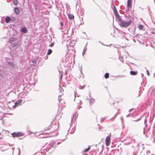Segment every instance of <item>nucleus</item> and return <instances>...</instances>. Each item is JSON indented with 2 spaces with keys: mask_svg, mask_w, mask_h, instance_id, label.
I'll return each instance as SVG.
<instances>
[{
  "mask_svg": "<svg viewBox=\"0 0 155 155\" xmlns=\"http://www.w3.org/2000/svg\"><path fill=\"white\" fill-rule=\"evenodd\" d=\"M72 120H73V119H72L71 120V123H72Z\"/></svg>",
  "mask_w": 155,
  "mask_h": 155,
  "instance_id": "nucleus-59",
  "label": "nucleus"
},
{
  "mask_svg": "<svg viewBox=\"0 0 155 155\" xmlns=\"http://www.w3.org/2000/svg\"><path fill=\"white\" fill-rule=\"evenodd\" d=\"M36 60L35 59H34L31 61L32 62L33 64L34 65V66H35L34 65L36 63Z\"/></svg>",
  "mask_w": 155,
  "mask_h": 155,
  "instance_id": "nucleus-24",
  "label": "nucleus"
},
{
  "mask_svg": "<svg viewBox=\"0 0 155 155\" xmlns=\"http://www.w3.org/2000/svg\"><path fill=\"white\" fill-rule=\"evenodd\" d=\"M75 130V128L74 127L73 128L72 130L71 131H70V129L69 130V132L70 133L72 134L74 133Z\"/></svg>",
  "mask_w": 155,
  "mask_h": 155,
  "instance_id": "nucleus-17",
  "label": "nucleus"
},
{
  "mask_svg": "<svg viewBox=\"0 0 155 155\" xmlns=\"http://www.w3.org/2000/svg\"><path fill=\"white\" fill-rule=\"evenodd\" d=\"M147 75L149 76V71L148 70H147Z\"/></svg>",
  "mask_w": 155,
  "mask_h": 155,
  "instance_id": "nucleus-42",
  "label": "nucleus"
},
{
  "mask_svg": "<svg viewBox=\"0 0 155 155\" xmlns=\"http://www.w3.org/2000/svg\"><path fill=\"white\" fill-rule=\"evenodd\" d=\"M59 72L60 74H62L63 72L60 69H59Z\"/></svg>",
  "mask_w": 155,
  "mask_h": 155,
  "instance_id": "nucleus-35",
  "label": "nucleus"
},
{
  "mask_svg": "<svg viewBox=\"0 0 155 155\" xmlns=\"http://www.w3.org/2000/svg\"><path fill=\"white\" fill-rule=\"evenodd\" d=\"M117 77H119L120 78H122L125 77V76L124 75H121L118 76Z\"/></svg>",
  "mask_w": 155,
  "mask_h": 155,
  "instance_id": "nucleus-32",
  "label": "nucleus"
},
{
  "mask_svg": "<svg viewBox=\"0 0 155 155\" xmlns=\"http://www.w3.org/2000/svg\"><path fill=\"white\" fill-rule=\"evenodd\" d=\"M14 4L15 5H18V1L17 0H13Z\"/></svg>",
  "mask_w": 155,
  "mask_h": 155,
  "instance_id": "nucleus-22",
  "label": "nucleus"
},
{
  "mask_svg": "<svg viewBox=\"0 0 155 155\" xmlns=\"http://www.w3.org/2000/svg\"><path fill=\"white\" fill-rule=\"evenodd\" d=\"M70 124V127H71V124Z\"/></svg>",
  "mask_w": 155,
  "mask_h": 155,
  "instance_id": "nucleus-61",
  "label": "nucleus"
},
{
  "mask_svg": "<svg viewBox=\"0 0 155 155\" xmlns=\"http://www.w3.org/2000/svg\"><path fill=\"white\" fill-rule=\"evenodd\" d=\"M59 144V143L58 142V143H57V145H58V144Z\"/></svg>",
  "mask_w": 155,
  "mask_h": 155,
  "instance_id": "nucleus-58",
  "label": "nucleus"
},
{
  "mask_svg": "<svg viewBox=\"0 0 155 155\" xmlns=\"http://www.w3.org/2000/svg\"><path fill=\"white\" fill-rule=\"evenodd\" d=\"M131 2H127V6L128 7H129L131 5Z\"/></svg>",
  "mask_w": 155,
  "mask_h": 155,
  "instance_id": "nucleus-26",
  "label": "nucleus"
},
{
  "mask_svg": "<svg viewBox=\"0 0 155 155\" xmlns=\"http://www.w3.org/2000/svg\"><path fill=\"white\" fill-rule=\"evenodd\" d=\"M81 106H80L79 107V108H78V109H79L80 108H81Z\"/></svg>",
  "mask_w": 155,
  "mask_h": 155,
  "instance_id": "nucleus-56",
  "label": "nucleus"
},
{
  "mask_svg": "<svg viewBox=\"0 0 155 155\" xmlns=\"http://www.w3.org/2000/svg\"><path fill=\"white\" fill-rule=\"evenodd\" d=\"M144 75L143 74H141V76H142V77L143 78V76Z\"/></svg>",
  "mask_w": 155,
  "mask_h": 155,
  "instance_id": "nucleus-51",
  "label": "nucleus"
},
{
  "mask_svg": "<svg viewBox=\"0 0 155 155\" xmlns=\"http://www.w3.org/2000/svg\"><path fill=\"white\" fill-rule=\"evenodd\" d=\"M131 0H127V1L131 2Z\"/></svg>",
  "mask_w": 155,
  "mask_h": 155,
  "instance_id": "nucleus-53",
  "label": "nucleus"
},
{
  "mask_svg": "<svg viewBox=\"0 0 155 155\" xmlns=\"http://www.w3.org/2000/svg\"><path fill=\"white\" fill-rule=\"evenodd\" d=\"M52 51L51 49H48L47 54V55H50L52 52Z\"/></svg>",
  "mask_w": 155,
  "mask_h": 155,
  "instance_id": "nucleus-16",
  "label": "nucleus"
},
{
  "mask_svg": "<svg viewBox=\"0 0 155 155\" xmlns=\"http://www.w3.org/2000/svg\"><path fill=\"white\" fill-rule=\"evenodd\" d=\"M140 119H137V120H134V121H135V122H137V121H138Z\"/></svg>",
  "mask_w": 155,
  "mask_h": 155,
  "instance_id": "nucleus-44",
  "label": "nucleus"
},
{
  "mask_svg": "<svg viewBox=\"0 0 155 155\" xmlns=\"http://www.w3.org/2000/svg\"><path fill=\"white\" fill-rule=\"evenodd\" d=\"M34 8H35V9H37L36 6H34Z\"/></svg>",
  "mask_w": 155,
  "mask_h": 155,
  "instance_id": "nucleus-50",
  "label": "nucleus"
},
{
  "mask_svg": "<svg viewBox=\"0 0 155 155\" xmlns=\"http://www.w3.org/2000/svg\"><path fill=\"white\" fill-rule=\"evenodd\" d=\"M21 31L23 33H26L27 31V30L25 27L22 28L21 30Z\"/></svg>",
  "mask_w": 155,
  "mask_h": 155,
  "instance_id": "nucleus-8",
  "label": "nucleus"
},
{
  "mask_svg": "<svg viewBox=\"0 0 155 155\" xmlns=\"http://www.w3.org/2000/svg\"><path fill=\"white\" fill-rule=\"evenodd\" d=\"M109 74L108 73H106L104 75V77L105 78L107 79L109 78Z\"/></svg>",
  "mask_w": 155,
  "mask_h": 155,
  "instance_id": "nucleus-20",
  "label": "nucleus"
},
{
  "mask_svg": "<svg viewBox=\"0 0 155 155\" xmlns=\"http://www.w3.org/2000/svg\"><path fill=\"white\" fill-rule=\"evenodd\" d=\"M11 20V18L8 16L5 19V22L7 23H8Z\"/></svg>",
  "mask_w": 155,
  "mask_h": 155,
  "instance_id": "nucleus-12",
  "label": "nucleus"
},
{
  "mask_svg": "<svg viewBox=\"0 0 155 155\" xmlns=\"http://www.w3.org/2000/svg\"><path fill=\"white\" fill-rule=\"evenodd\" d=\"M87 43L86 46H85V47L87 45ZM86 50H87V48L86 47H84V50H83V53H82V55H83V56H84V54H85V53H86Z\"/></svg>",
  "mask_w": 155,
  "mask_h": 155,
  "instance_id": "nucleus-15",
  "label": "nucleus"
},
{
  "mask_svg": "<svg viewBox=\"0 0 155 155\" xmlns=\"http://www.w3.org/2000/svg\"><path fill=\"white\" fill-rule=\"evenodd\" d=\"M7 62L8 64V65L10 66L12 69L15 68V65L13 62L8 61L7 60Z\"/></svg>",
  "mask_w": 155,
  "mask_h": 155,
  "instance_id": "nucleus-6",
  "label": "nucleus"
},
{
  "mask_svg": "<svg viewBox=\"0 0 155 155\" xmlns=\"http://www.w3.org/2000/svg\"><path fill=\"white\" fill-rule=\"evenodd\" d=\"M146 122H147V119H145V120H144V124H146Z\"/></svg>",
  "mask_w": 155,
  "mask_h": 155,
  "instance_id": "nucleus-46",
  "label": "nucleus"
},
{
  "mask_svg": "<svg viewBox=\"0 0 155 155\" xmlns=\"http://www.w3.org/2000/svg\"><path fill=\"white\" fill-rule=\"evenodd\" d=\"M146 137H148L147 136V134H146Z\"/></svg>",
  "mask_w": 155,
  "mask_h": 155,
  "instance_id": "nucleus-57",
  "label": "nucleus"
},
{
  "mask_svg": "<svg viewBox=\"0 0 155 155\" xmlns=\"http://www.w3.org/2000/svg\"><path fill=\"white\" fill-rule=\"evenodd\" d=\"M123 58L124 57L123 56H121V57L119 58L121 62H123Z\"/></svg>",
  "mask_w": 155,
  "mask_h": 155,
  "instance_id": "nucleus-29",
  "label": "nucleus"
},
{
  "mask_svg": "<svg viewBox=\"0 0 155 155\" xmlns=\"http://www.w3.org/2000/svg\"><path fill=\"white\" fill-rule=\"evenodd\" d=\"M61 74V79H62V78L63 74Z\"/></svg>",
  "mask_w": 155,
  "mask_h": 155,
  "instance_id": "nucleus-45",
  "label": "nucleus"
},
{
  "mask_svg": "<svg viewBox=\"0 0 155 155\" xmlns=\"http://www.w3.org/2000/svg\"><path fill=\"white\" fill-rule=\"evenodd\" d=\"M90 146H89L88 147V148H87V149H85L84 150V151L85 152H87V151H88L90 149Z\"/></svg>",
  "mask_w": 155,
  "mask_h": 155,
  "instance_id": "nucleus-23",
  "label": "nucleus"
},
{
  "mask_svg": "<svg viewBox=\"0 0 155 155\" xmlns=\"http://www.w3.org/2000/svg\"><path fill=\"white\" fill-rule=\"evenodd\" d=\"M85 86V85H84L83 86H80V89H83Z\"/></svg>",
  "mask_w": 155,
  "mask_h": 155,
  "instance_id": "nucleus-36",
  "label": "nucleus"
},
{
  "mask_svg": "<svg viewBox=\"0 0 155 155\" xmlns=\"http://www.w3.org/2000/svg\"><path fill=\"white\" fill-rule=\"evenodd\" d=\"M50 127V126H49L48 127H46L45 128V130H48L50 129V128H49Z\"/></svg>",
  "mask_w": 155,
  "mask_h": 155,
  "instance_id": "nucleus-37",
  "label": "nucleus"
},
{
  "mask_svg": "<svg viewBox=\"0 0 155 155\" xmlns=\"http://www.w3.org/2000/svg\"><path fill=\"white\" fill-rule=\"evenodd\" d=\"M116 17L117 20L120 23H121L123 20L120 18L119 15Z\"/></svg>",
  "mask_w": 155,
  "mask_h": 155,
  "instance_id": "nucleus-9",
  "label": "nucleus"
},
{
  "mask_svg": "<svg viewBox=\"0 0 155 155\" xmlns=\"http://www.w3.org/2000/svg\"><path fill=\"white\" fill-rule=\"evenodd\" d=\"M110 143V137L107 136L106 138L105 143L107 146H108Z\"/></svg>",
  "mask_w": 155,
  "mask_h": 155,
  "instance_id": "nucleus-5",
  "label": "nucleus"
},
{
  "mask_svg": "<svg viewBox=\"0 0 155 155\" xmlns=\"http://www.w3.org/2000/svg\"><path fill=\"white\" fill-rule=\"evenodd\" d=\"M69 45L70 46V47H72L74 46V45H73L72 44H71V43H70Z\"/></svg>",
  "mask_w": 155,
  "mask_h": 155,
  "instance_id": "nucleus-41",
  "label": "nucleus"
},
{
  "mask_svg": "<svg viewBox=\"0 0 155 155\" xmlns=\"http://www.w3.org/2000/svg\"><path fill=\"white\" fill-rule=\"evenodd\" d=\"M68 17L70 19H73L74 18V16L73 15L71 14H69L68 15Z\"/></svg>",
  "mask_w": 155,
  "mask_h": 155,
  "instance_id": "nucleus-14",
  "label": "nucleus"
},
{
  "mask_svg": "<svg viewBox=\"0 0 155 155\" xmlns=\"http://www.w3.org/2000/svg\"><path fill=\"white\" fill-rule=\"evenodd\" d=\"M130 73L131 75H135L137 74V72L131 71H130Z\"/></svg>",
  "mask_w": 155,
  "mask_h": 155,
  "instance_id": "nucleus-11",
  "label": "nucleus"
},
{
  "mask_svg": "<svg viewBox=\"0 0 155 155\" xmlns=\"http://www.w3.org/2000/svg\"><path fill=\"white\" fill-rule=\"evenodd\" d=\"M14 39V38H11L9 40L10 42H13Z\"/></svg>",
  "mask_w": 155,
  "mask_h": 155,
  "instance_id": "nucleus-38",
  "label": "nucleus"
},
{
  "mask_svg": "<svg viewBox=\"0 0 155 155\" xmlns=\"http://www.w3.org/2000/svg\"><path fill=\"white\" fill-rule=\"evenodd\" d=\"M132 109H130V110H129V112H130V111H131V110H132Z\"/></svg>",
  "mask_w": 155,
  "mask_h": 155,
  "instance_id": "nucleus-52",
  "label": "nucleus"
},
{
  "mask_svg": "<svg viewBox=\"0 0 155 155\" xmlns=\"http://www.w3.org/2000/svg\"><path fill=\"white\" fill-rule=\"evenodd\" d=\"M147 153V155H150V154H149L150 153V151L149 150H147L146 152Z\"/></svg>",
  "mask_w": 155,
  "mask_h": 155,
  "instance_id": "nucleus-40",
  "label": "nucleus"
},
{
  "mask_svg": "<svg viewBox=\"0 0 155 155\" xmlns=\"http://www.w3.org/2000/svg\"><path fill=\"white\" fill-rule=\"evenodd\" d=\"M53 127L54 128V130H57L58 128V125L57 124H55L54 125H53Z\"/></svg>",
  "mask_w": 155,
  "mask_h": 155,
  "instance_id": "nucleus-19",
  "label": "nucleus"
},
{
  "mask_svg": "<svg viewBox=\"0 0 155 155\" xmlns=\"http://www.w3.org/2000/svg\"><path fill=\"white\" fill-rule=\"evenodd\" d=\"M50 146L52 148H54L56 147L55 143L53 142L50 144Z\"/></svg>",
  "mask_w": 155,
  "mask_h": 155,
  "instance_id": "nucleus-13",
  "label": "nucleus"
},
{
  "mask_svg": "<svg viewBox=\"0 0 155 155\" xmlns=\"http://www.w3.org/2000/svg\"><path fill=\"white\" fill-rule=\"evenodd\" d=\"M78 104L81 105L82 104V103L81 101V100H80Z\"/></svg>",
  "mask_w": 155,
  "mask_h": 155,
  "instance_id": "nucleus-39",
  "label": "nucleus"
},
{
  "mask_svg": "<svg viewBox=\"0 0 155 155\" xmlns=\"http://www.w3.org/2000/svg\"><path fill=\"white\" fill-rule=\"evenodd\" d=\"M95 101V100L93 98H91L90 99V104L91 103L92 104Z\"/></svg>",
  "mask_w": 155,
  "mask_h": 155,
  "instance_id": "nucleus-18",
  "label": "nucleus"
},
{
  "mask_svg": "<svg viewBox=\"0 0 155 155\" xmlns=\"http://www.w3.org/2000/svg\"><path fill=\"white\" fill-rule=\"evenodd\" d=\"M131 33L132 35H135V29H133L132 30V31L131 32Z\"/></svg>",
  "mask_w": 155,
  "mask_h": 155,
  "instance_id": "nucleus-27",
  "label": "nucleus"
},
{
  "mask_svg": "<svg viewBox=\"0 0 155 155\" xmlns=\"http://www.w3.org/2000/svg\"><path fill=\"white\" fill-rule=\"evenodd\" d=\"M145 129L144 128H143V132L144 134V133H145Z\"/></svg>",
  "mask_w": 155,
  "mask_h": 155,
  "instance_id": "nucleus-49",
  "label": "nucleus"
},
{
  "mask_svg": "<svg viewBox=\"0 0 155 155\" xmlns=\"http://www.w3.org/2000/svg\"><path fill=\"white\" fill-rule=\"evenodd\" d=\"M125 141L124 143V145H128L131 143L132 141L134 142V143H135V139H131L130 138H127L126 139H125L124 140L122 141Z\"/></svg>",
  "mask_w": 155,
  "mask_h": 155,
  "instance_id": "nucleus-2",
  "label": "nucleus"
},
{
  "mask_svg": "<svg viewBox=\"0 0 155 155\" xmlns=\"http://www.w3.org/2000/svg\"><path fill=\"white\" fill-rule=\"evenodd\" d=\"M54 45V43L52 42L51 44L49 45V46L52 47Z\"/></svg>",
  "mask_w": 155,
  "mask_h": 155,
  "instance_id": "nucleus-34",
  "label": "nucleus"
},
{
  "mask_svg": "<svg viewBox=\"0 0 155 155\" xmlns=\"http://www.w3.org/2000/svg\"><path fill=\"white\" fill-rule=\"evenodd\" d=\"M147 126V124H146V126Z\"/></svg>",
  "mask_w": 155,
  "mask_h": 155,
  "instance_id": "nucleus-64",
  "label": "nucleus"
},
{
  "mask_svg": "<svg viewBox=\"0 0 155 155\" xmlns=\"http://www.w3.org/2000/svg\"><path fill=\"white\" fill-rule=\"evenodd\" d=\"M130 114H128L127 115L126 117H128L130 116Z\"/></svg>",
  "mask_w": 155,
  "mask_h": 155,
  "instance_id": "nucleus-48",
  "label": "nucleus"
},
{
  "mask_svg": "<svg viewBox=\"0 0 155 155\" xmlns=\"http://www.w3.org/2000/svg\"><path fill=\"white\" fill-rule=\"evenodd\" d=\"M48 56H46L45 57H44V59H48Z\"/></svg>",
  "mask_w": 155,
  "mask_h": 155,
  "instance_id": "nucleus-43",
  "label": "nucleus"
},
{
  "mask_svg": "<svg viewBox=\"0 0 155 155\" xmlns=\"http://www.w3.org/2000/svg\"><path fill=\"white\" fill-rule=\"evenodd\" d=\"M114 15L116 17H117V16L119 15L118 14V13L117 11L114 12Z\"/></svg>",
  "mask_w": 155,
  "mask_h": 155,
  "instance_id": "nucleus-28",
  "label": "nucleus"
},
{
  "mask_svg": "<svg viewBox=\"0 0 155 155\" xmlns=\"http://www.w3.org/2000/svg\"><path fill=\"white\" fill-rule=\"evenodd\" d=\"M121 119L122 120V117H121Z\"/></svg>",
  "mask_w": 155,
  "mask_h": 155,
  "instance_id": "nucleus-63",
  "label": "nucleus"
},
{
  "mask_svg": "<svg viewBox=\"0 0 155 155\" xmlns=\"http://www.w3.org/2000/svg\"><path fill=\"white\" fill-rule=\"evenodd\" d=\"M60 24H61V30H63V24L61 22H60Z\"/></svg>",
  "mask_w": 155,
  "mask_h": 155,
  "instance_id": "nucleus-30",
  "label": "nucleus"
},
{
  "mask_svg": "<svg viewBox=\"0 0 155 155\" xmlns=\"http://www.w3.org/2000/svg\"><path fill=\"white\" fill-rule=\"evenodd\" d=\"M113 10H114V12L117 11L116 8L115 6H114L113 7Z\"/></svg>",
  "mask_w": 155,
  "mask_h": 155,
  "instance_id": "nucleus-31",
  "label": "nucleus"
},
{
  "mask_svg": "<svg viewBox=\"0 0 155 155\" xmlns=\"http://www.w3.org/2000/svg\"><path fill=\"white\" fill-rule=\"evenodd\" d=\"M12 44L13 45V47H15V46H16L18 45V42H14L13 43H12Z\"/></svg>",
  "mask_w": 155,
  "mask_h": 155,
  "instance_id": "nucleus-25",
  "label": "nucleus"
},
{
  "mask_svg": "<svg viewBox=\"0 0 155 155\" xmlns=\"http://www.w3.org/2000/svg\"><path fill=\"white\" fill-rule=\"evenodd\" d=\"M45 134H48V133H45Z\"/></svg>",
  "mask_w": 155,
  "mask_h": 155,
  "instance_id": "nucleus-62",
  "label": "nucleus"
},
{
  "mask_svg": "<svg viewBox=\"0 0 155 155\" xmlns=\"http://www.w3.org/2000/svg\"><path fill=\"white\" fill-rule=\"evenodd\" d=\"M81 73H82V71H81Z\"/></svg>",
  "mask_w": 155,
  "mask_h": 155,
  "instance_id": "nucleus-60",
  "label": "nucleus"
},
{
  "mask_svg": "<svg viewBox=\"0 0 155 155\" xmlns=\"http://www.w3.org/2000/svg\"><path fill=\"white\" fill-rule=\"evenodd\" d=\"M143 28V26L142 25H139L138 26V28L139 30H142Z\"/></svg>",
  "mask_w": 155,
  "mask_h": 155,
  "instance_id": "nucleus-21",
  "label": "nucleus"
},
{
  "mask_svg": "<svg viewBox=\"0 0 155 155\" xmlns=\"http://www.w3.org/2000/svg\"><path fill=\"white\" fill-rule=\"evenodd\" d=\"M71 40H68V42H71Z\"/></svg>",
  "mask_w": 155,
  "mask_h": 155,
  "instance_id": "nucleus-55",
  "label": "nucleus"
},
{
  "mask_svg": "<svg viewBox=\"0 0 155 155\" xmlns=\"http://www.w3.org/2000/svg\"><path fill=\"white\" fill-rule=\"evenodd\" d=\"M75 114H76V113H75L74 115V116H73V118H74V116H75Z\"/></svg>",
  "mask_w": 155,
  "mask_h": 155,
  "instance_id": "nucleus-54",
  "label": "nucleus"
},
{
  "mask_svg": "<svg viewBox=\"0 0 155 155\" xmlns=\"http://www.w3.org/2000/svg\"><path fill=\"white\" fill-rule=\"evenodd\" d=\"M135 146V150H136V151H138L139 150V145L138 144H136L135 145H134V146H133V145L132 146V147H134Z\"/></svg>",
  "mask_w": 155,
  "mask_h": 155,
  "instance_id": "nucleus-10",
  "label": "nucleus"
},
{
  "mask_svg": "<svg viewBox=\"0 0 155 155\" xmlns=\"http://www.w3.org/2000/svg\"><path fill=\"white\" fill-rule=\"evenodd\" d=\"M61 95H60V96L59 95V97H59V99H58V100H59V101H60H60L59 100H60V98L61 97Z\"/></svg>",
  "mask_w": 155,
  "mask_h": 155,
  "instance_id": "nucleus-47",
  "label": "nucleus"
},
{
  "mask_svg": "<svg viewBox=\"0 0 155 155\" xmlns=\"http://www.w3.org/2000/svg\"><path fill=\"white\" fill-rule=\"evenodd\" d=\"M11 135L14 138H15V137H18L22 136L24 135V134L20 132H14L12 133Z\"/></svg>",
  "mask_w": 155,
  "mask_h": 155,
  "instance_id": "nucleus-3",
  "label": "nucleus"
},
{
  "mask_svg": "<svg viewBox=\"0 0 155 155\" xmlns=\"http://www.w3.org/2000/svg\"><path fill=\"white\" fill-rule=\"evenodd\" d=\"M79 97V96H78V94H77L76 91H74V96L75 98L76 96Z\"/></svg>",
  "mask_w": 155,
  "mask_h": 155,
  "instance_id": "nucleus-33",
  "label": "nucleus"
},
{
  "mask_svg": "<svg viewBox=\"0 0 155 155\" xmlns=\"http://www.w3.org/2000/svg\"><path fill=\"white\" fill-rule=\"evenodd\" d=\"M22 101L21 100H18L15 103V105L13 106V107L15 108L18 105H20L22 102Z\"/></svg>",
  "mask_w": 155,
  "mask_h": 155,
  "instance_id": "nucleus-4",
  "label": "nucleus"
},
{
  "mask_svg": "<svg viewBox=\"0 0 155 155\" xmlns=\"http://www.w3.org/2000/svg\"><path fill=\"white\" fill-rule=\"evenodd\" d=\"M14 12L17 15H18L19 14V10L18 8V7L15 8Z\"/></svg>",
  "mask_w": 155,
  "mask_h": 155,
  "instance_id": "nucleus-7",
  "label": "nucleus"
},
{
  "mask_svg": "<svg viewBox=\"0 0 155 155\" xmlns=\"http://www.w3.org/2000/svg\"><path fill=\"white\" fill-rule=\"evenodd\" d=\"M131 23V20H130L127 21L123 20L121 23H119V25L121 27L125 28L130 25Z\"/></svg>",
  "mask_w": 155,
  "mask_h": 155,
  "instance_id": "nucleus-1",
  "label": "nucleus"
}]
</instances>
